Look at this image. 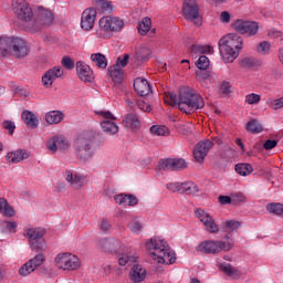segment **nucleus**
<instances>
[{
	"instance_id": "f257e3e1",
	"label": "nucleus",
	"mask_w": 283,
	"mask_h": 283,
	"mask_svg": "<svg viewBox=\"0 0 283 283\" xmlns=\"http://www.w3.org/2000/svg\"><path fill=\"white\" fill-rule=\"evenodd\" d=\"M170 101L174 105L178 106L184 114H196L198 109L205 107V99L196 90L184 86L179 90V95L170 94Z\"/></svg>"
},
{
	"instance_id": "f03ea898",
	"label": "nucleus",
	"mask_w": 283,
	"mask_h": 283,
	"mask_svg": "<svg viewBox=\"0 0 283 283\" xmlns=\"http://www.w3.org/2000/svg\"><path fill=\"white\" fill-rule=\"evenodd\" d=\"M75 158L78 163H90L96 151V136L94 133L86 130L80 134L74 142Z\"/></svg>"
},
{
	"instance_id": "7ed1b4c3",
	"label": "nucleus",
	"mask_w": 283,
	"mask_h": 283,
	"mask_svg": "<svg viewBox=\"0 0 283 283\" xmlns=\"http://www.w3.org/2000/svg\"><path fill=\"white\" fill-rule=\"evenodd\" d=\"M242 43V36L238 33H229L219 40V52L223 63H233L240 56Z\"/></svg>"
},
{
	"instance_id": "20e7f679",
	"label": "nucleus",
	"mask_w": 283,
	"mask_h": 283,
	"mask_svg": "<svg viewBox=\"0 0 283 283\" xmlns=\"http://www.w3.org/2000/svg\"><path fill=\"white\" fill-rule=\"evenodd\" d=\"M30 54V45L21 38L0 36V56L25 59Z\"/></svg>"
},
{
	"instance_id": "39448f33",
	"label": "nucleus",
	"mask_w": 283,
	"mask_h": 283,
	"mask_svg": "<svg viewBox=\"0 0 283 283\" xmlns=\"http://www.w3.org/2000/svg\"><path fill=\"white\" fill-rule=\"evenodd\" d=\"M98 247L105 253L117 255L119 266L134 264V262H136V256L130 255L125 247H123V243L118 241V239H102L98 241Z\"/></svg>"
},
{
	"instance_id": "423d86ee",
	"label": "nucleus",
	"mask_w": 283,
	"mask_h": 283,
	"mask_svg": "<svg viewBox=\"0 0 283 283\" xmlns=\"http://www.w3.org/2000/svg\"><path fill=\"white\" fill-rule=\"evenodd\" d=\"M146 249L151 251L150 256L157 260L159 264H174L176 262V252L171 251L165 240L150 239L146 242Z\"/></svg>"
},
{
	"instance_id": "0eeeda50",
	"label": "nucleus",
	"mask_w": 283,
	"mask_h": 283,
	"mask_svg": "<svg viewBox=\"0 0 283 283\" xmlns=\"http://www.w3.org/2000/svg\"><path fill=\"white\" fill-rule=\"evenodd\" d=\"M235 244V241H230L229 243L224 241H213V240H206L201 242L197 247L198 253H206L207 255L221 253V251H231Z\"/></svg>"
},
{
	"instance_id": "6e6552de",
	"label": "nucleus",
	"mask_w": 283,
	"mask_h": 283,
	"mask_svg": "<svg viewBox=\"0 0 283 283\" xmlns=\"http://www.w3.org/2000/svg\"><path fill=\"white\" fill-rule=\"evenodd\" d=\"M43 235H45V229L43 228H31L27 231V238L29 240L31 251L42 253V251L48 249V244L45 243Z\"/></svg>"
},
{
	"instance_id": "1a4fd4ad",
	"label": "nucleus",
	"mask_w": 283,
	"mask_h": 283,
	"mask_svg": "<svg viewBox=\"0 0 283 283\" xmlns=\"http://www.w3.org/2000/svg\"><path fill=\"white\" fill-rule=\"evenodd\" d=\"M182 17L187 21H192L195 25H202V17H200V7L196 0H184L182 4Z\"/></svg>"
},
{
	"instance_id": "9d476101",
	"label": "nucleus",
	"mask_w": 283,
	"mask_h": 283,
	"mask_svg": "<svg viewBox=\"0 0 283 283\" xmlns=\"http://www.w3.org/2000/svg\"><path fill=\"white\" fill-rule=\"evenodd\" d=\"M55 264L62 271H76L81 269V259L72 253L59 254L55 258Z\"/></svg>"
},
{
	"instance_id": "9b49d317",
	"label": "nucleus",
	"mask_w": 283,
	"mask_h": 283,
	"mask_svg": "<svg viewBox=\"0 0 283 283\" xmlns=\"http://www.w3.org/2000/svg\"><path fill=\"white\" fill-rule=\"evenodd\" d=\"M12 8L14 14H17L20 21H32L34 13L32 12V8L25 0H13Z\"/></svg>"
},
{
	"instance_id": "f8f14e48",
	"label": "nucleus",
	"mask_w": 283,
	"mask_h": 283,
	"mask_svg": "<svg viewBox=\"0 0 283 283\" xmlns=\"http://www.w3.org/2000/svg\"><path fill=\"white\" fill-rule=\"evenodd\" d=\"M96 114L104 117V120L101 123V127L105 134H111V136L118 134V125L114 122L116 120V117L112 115V112L97 111Z\"/></svg>"
},
{
	"instance_id": "ddd939ff",
	"label": "nucleus",
	"mask_w": 283,
	"mask_h": 283,
	"mask_svg": "<svg viewBox=\"0 0 283 283\" xmlns=\"http://www.w3.org/2000/svg\"><path fill=\"white\" fill-rule=\"evenodd\" d=\"M161 171H182L187 169V160L184 158H166L158 164Z\"/></svg>"
},
{
	"instance_id": "4468645a",
	"label": "nucleus",
	"mask_w": 283,
	"mask_h": 283,
	"mask_svg": "<svg viewBox=\"0 0 283 283\" xmlns=\"http://www.w3.org/2000/svg\"><path fill=\"white\" fill-rule=\"evenodd\" d=\"M99 28L104 32H120L125 28V22L117 17H104L99 20Z\"/></svg>"
},
{
	"instance_id": "2eb2a0df",
	"label": "nucleus",
	"mask_w": 283,
	"mask_h": 283,
	"mask_svg": "<svg viewBox=\"0 0 283 283\" xmlns=\"http://www.w3.org/2000/svg\"><path fill=\"white\" fill-rule=\"evenodd\" d=\"M43 262H45V255H43V253H38L33 259L29 260L20 268V275H22V277H25L30 275V273H34V271H36V269H39V266H41Z\"/></svg>"
},
{
	"instance_id": "dca6fc26",
	"label": "nucleus",
	"mask_w": 283,
	"mask_h": 283,
	"mask_svg": "<svg viewBox=\"0 0 283 283\" xmlns=\"http://www.w3.org/2000/svg\"><path fill=\"white\" fill-rule=\"evenodd\" d=\"M233 28L235 32H239V34H248V36H255V34H258V29L260 27L258 25V22L237 20L233 23Z\"/></svg>"
},
{
	"instance_id": "f3484780",
	"label": "nucleus",
	"mask_w": 283,
	"mask_h": 283,
	"mask_svg": "<svg viewBox=\"0 0 283 283\" xmlns=\"http://www.w3.org/2000/svg\"><path fill=\"white\" fill-rule=\"evenodd\" d=\"M46 148L51 154H56L59 149L65 151L66 149H70V142L64 136L57 135L46 142Z\"/></svg>"
},
{
	"instance_id": "a211bd4d",
	"label": "nucleus",
	"mask_w": 283,
	"mask_h": 283,
	"mask_svg": "<svg viewBox=\"0 0 283 283\" xmlns=\"http://www.w3.org/2000/svg\"><path fill=\"white\" fill-rule=\"evenodd\" d=\"M213 147V142L206 139L203 142H199L193 149V158L197 163H203L205 158H207V154Z\"/></svg>"
},
{
	"instance_id": "6ab92c4d",
	"label": "nucleus",
	"mask_w": 283,
	"mask_h": 283,
	"mask_svg": "<svg viewBox=\"0 0 283 283\" xmlns=\"http://www.w3.org/2000/svg\"><path fill=\"white\" fill-rule=\"evenodd\" d=\"M63 74L65 73L61 66H54L53 69H50L42 76V85H44L46 90H50V87H52V85L54 84L55 80L61 78Z\"/></svg>"
},
{
	"instance_id": "aec40b11",
	"label": "nucleus",
	"mask_w": 283,
	"mask_h": 283,
	"mask_svg": "<svg viewBox=\"0 0 283 283\" xmlns=\"http://www.w3.org/2000/svg\"><path fill=\"white\" fill-rule=\"evenodd\" d=\"M96 9L88 8L83 11L82 18H81V28L82 30H92L94 28V23L96 21Z\"/></svg>"
},
{
	"instance_id": "412c9836",
	"label": "nucleus",
	"mask_w": 283,
	"mask_h": 283,
	"mask_svg": "<svg viewBox=\"0 0 283 283\" xmlns=\"http://www.w3.org/2000/svg\"><path fill=\"white\" fill-rule=\"evenodd\" d=\"M76 72L80 81L84 83H92L94 81V71H92L90 65L81 61L76 62Z\"/></svg>"
},
{
	"instance_id": "4be33fe9",
	"label": "nucleus",
	"mask_w": 283,
	"mask_h": 283,
	"mask_svg": "<svg viewBox=\"0 0 283 283\" xmlns=\"http://www.w3.org/2000/svg\"><path fill=\"white\" fill-rule=\"evenodd\" d=\"M134 90L139 94V96H148L151 92V85L149 82L143 77H137L134 81Z\"/></svg>"
},
{
	"instance_id": "5701e85b",
	"label": "nucleus",
	"mask_w": 283,
	"mask_h": 283,
	"mask_svg": "<svg viewBox=\"0 0 283 283\" xmlns=\"http://www.w3.org/2000/svg\"><path fill=\"white\" fill-rule=\"evenodd\" d=\"M150 57H151V49L145 45L136 48L135 61L138 63V65L143 63H147V61H149Z\"/></svg>"
},
{
	"instance_id": "b1692460",
	"label": "nucleus",
	"mask_w": 283,
	"mask_h": 283,
	"mask_svg": "<svg viewBox=\"0 0 283 283\" xmlns=\"http://www.w3.org/2000/svg\"><path fill=\"white\" fill-rule=\"evenodd\" d=\"M108 74L115 85H120L125 81V71L118 65H112L108 67Z\"/></svg>"
},
{
	"instance_id": "393cba45",
	"label": "nucleus",
	"mask_w": 283,
	"mask_h": 283,
	"mask_svg": "<svg viewBox=\"0 0 283 283\" xmlns=\"http://www.w3.org/2000/svg\"><path fill=\"white\" fill-rule=\"evenodd\" d=\"M30 156V153L25 149H18L12 153H8L6 158L9 163H21V160H28V157Z\"/></svg>"
},
{
	"instance_id": "a878e982",
	"label": "nucleus",
	"mask_w": 283,
	"mask_h": 283,
	"mask_svg": "<svg viewBox=\"0 0 283 283\" xmlns=\"http://www.w3.org/2000/svg\"><path fill=\"white\" fill-rule=\"evenodd\" d=\"M147 275V271L143 269V265L135 264L133 265L130 272H129V277L132 282L139 283L145 280V276Z\"/></svg>"
},
{
	"instance_id": "bb28decb",
	"label": "nucleus",
	"mask_w": 283,
	"mask_h": 283,
	"mask_svg": "<svg viewBox=\"0 0 283 283\" xmlns=\"http://www.w3.org/2000/svg\"><path fill=\"white\" fill-rule=\"evenodd\" d=\"M21 118L30 129H36L39 127V118L34 115V113L30 111L22 112Z\"/></svg>"
},
{
	"instance_id": "cd10ccee",
	"label": "nucleus",
	"mask_w": 283,
	"mask_h": 283,
	"mask_svg": "<svg viewBox=\"0 0 283 283\" xmlns=\"http://www.w3.org/2000/svg\"><path fill=\"white\" fill-rule=\"evenodd\" d=\"M177 189L179 193H187L188 196H196L200 191L198 185L187 181L180 185H177Z\"/></svg>"
},
{
	"instance_id": "c85d7f7f",
	"label": "nucleus",
	"mask_w": 283,
	"mask_h": 283,
	"mask_svg": "<svg viewBox=\"0 0 283 283\" xmlns=\"http://www.w3.org/2000/svg\"><path fill=\"white\" fill-rule=\"evenodd\" d=\"M188 52L189 54H195V56H200V54H213V46L192 44L188 48Z\"/></svg>"
},
{
	"instance_id": "c756f323",
	"label": "nucleus",
	"mask_w": 283,
	"mask_h": 283,
	"mask_svg": "<svg viewBox=\"0 0 283 283\" xmlns=\"http://www.w3.org/2000/svg\"><path fill=\"white\" fill-rule=\"evenodd\" d=\"M125 127H129L133 132H138L140 129V120L138 116L134 113L127 114L123 120Z\"/></svg>"
},
{
	"instance_id": "7c9ffc66",
	"label": "nucleus",
	"mask_w": 283,
	"mask_h": 283,
	"mask_svg": "<svg viewBox=\"0 0 283 283\" xmlns=\"http://www.w3.org/2000/svg\"><path fill=\"white\" fill-rule=\"evenodd\" d=\"M38 22L40 23V25H52V23L54 22V15L51 11H48L45 9H39Z\"/></svg>"
},
{
	"instance_id": "2f4dec72",
	"label": "nucleus",
	"mask_w": 283,
	"mask_h": 283,
	"mask_svg": "<svg viewBox=\"0 0 283 283\" xmlns=\"http://www.w3.org/2000/svg\"><path fill=\"white\" fill-rule=\"evenodd\" d=\"M65 180L70 182L73 189H81L83 186V178L80 175H74L71 170L65 171Z\"/></svg>"
},
{
	"instance_id": "473e14b6",
	"label": "nucleus",
	"mask_w": 283,
	"mask_h": 283,
	"mask_svg": "<svg viewBox=\"0 0 283 283\" xmlns=\"http://www.w3.org/2000/svg\"><path fill=\"white\" fill-rule=\"evenodd\" d=\"M63 118H65V114L61 111H51L45 115V120L49 125H59Z\"/></svg>"
},
{
	"instance_id": "72a5a7b5",
	"label": "nucleus",
	"mask_w": 283,
	"mask_h": 283,
	"mask_svg": "<svg viewBox=\"0 0 283 283\" xmlns=\"http://www.w3.org/2000/svg\"><path fill=\"white\" fill-rule=\"evenodd\" d=\"M260 65H262V62L253 56L244 57L240 61V67L243 70H253V67H260Z\"/></svg>"
},
{
	"instance_id": "f704fd0d",
	"label": "nucleus",
	"mask_w": 283,
	"mask_h": 283,
	"mask_svg": "<svg viewBox=\"0 0 283 283\" xmlns=\"http://www.w3.org/2000/svg\"><path fill=\"white\" fill-rule=\"evenodd\" d=\"M220 270L228 275V277H241L242 272L240 270L233 268L230 263H223L220 265Z\"/></svg>"
},
{
	"instance_id": "c9c22d12",
	"label": "nucleus",
	"mask_w": 283,
	"mask_h": 283,
	"mask_svg": "<svg viewBox=\"0 0 283 283\" xmlns=\"http://www.w3.org/2000/svg\"><path fill=\"white\" fill-rule=\"evenodd\" d=\"M245 129L249 134H261V132H264V127H262V124L258 119H251L248 122Z\"/></svg>"
},
{
	"instance_id": "e433bc0d",
	"label": "nucleus",
	"mask_w": 283,
	"mask_h": 283,
	"mask_svg": "<svg viewBox=\"0 0 283 283\" xmlns=\"http://www.w3.org/2000/svg\"><path fill=\"white\" fill-rule=\"evenodd\" d=\"M202 224L206 227L208 233H218L220 231V228L216 224V220H213L211 214L202 221Z\"/></svg>"
},
{
	"instance_id": "4c0bfd02",
	"label": "nucleus",
	"mask_w": 283,
	"mask_h": 283,
	"mask_svg": "<svg viewBox=\"0 0 283 283\" xmlns=\"http://www.w3.org/2000/svg\"><path fill=\"white\" fill-rule=\"evenodd\" d=\"M95 7L97 10H101V12H104L106 14H112L114 12V7L112 6V2L107 0H95Z\"/></svg>"
},
{
	"instance_id": "58836bf2",
	"label": "nucleus",
	"mask_w": 283,
	"mask_h": 283,
	"mask_svg": "<svg viewBox=\"0 0 283 283\" xmlns=\"http://www.w3.org/2000/svg\"><path fill=\"white\" fill-rule=\"evenodd\" d=\"M91 61L95 63L97 67H101L102 70H105L107 67V57L103 55V53H94L91 55Z\"/></svg>"
},
{
	"instance_id": "ea45409f",
	"label": "nucleus",
	"mask_w": 283,
	"mask_h": 283,
	"mask_svg": "<svg viewBox=\"0 0 283 283\" xmlns=\"http://www.w3.org/2000/svg\"><path fill=\"white\" fill-rule=\"evenodd\" d=\"M0 212L7 218H12L14 216V208H12L6 198H0Z\"/></svg>"
},
{
	"instance_id": "a19ab883",
	"label": "nucleus",
	"mask_w": 283,
	"mask_h": 283,
	"mask_svg": "<svg viewBox=\"0 0 283 283\" xmlns=\"http://www.w3.org/2000/svg\"><path fill=\"white\" fill-rule=\"evenodd\" d=\"M235 171L239 176H251L253 174V166L251 164H238L235 165Z\"/></svg>"
},
{
	"instance_id": "79ce46f5",
	"label": "nucleus",
	"mask_w": 283,
	"mask_h": 283,
	"mask_svg": "<svg viewBox=\"0 0 283 283\" xmlns=\"http://www.w3.org/2000/svg\"><path fill=\"white\" fill-rule=\"evenodd\" d=\"M138 32L142 34V36H145L149 30H151V19L149 18H144L139 23H138Z\"/></svg>"
},
{
	"instance_id": "37998d69",
	"label": "nucleus",
	"mask_w": 283,
	"mask_h": 283,
	"mask_svg": "<svg viewBox=\"0 0 283 283\" xmlns=\"http://www.w3.org/2000/svg\"><path fill=\"white\" fill-rule=\"evenodd\" d=\"M265 209L273 216H283V203H268Z\"/></svg>"
},
{
	"instance_id": "c03bdc74",
	"label": "nucleus",
	"mask_w": 283,
	"mask_h": 283,
	"mask_svg": "<svg viewBox=\"0 0 283 283\" xmlns=\"http://www.w3.org/2000/svg\"><path fill=\"white\" fill-rule=\"evenodd\" d=\"M150 134H155V136H169L170 130L167 128V126H151L150 127Z\"/></svg>"
},
{
	"instance_id": "a18cd8bd",
	"label": "nucleus",
	"mask_w": 283,
	"mask_h": 283,
	"mask_svg": "<svg viewBox=\"0 0 283 283\" xmlns=\"http://www.w3.org/2000/svg\"><path fill=\"white\" fill-rule=\"evenodd\" d=\"M241 226L242 223H240V221L228 220L224 222V232L230 233L231 231H238Z\"/></svg>"
},
{
	"instance_id": "49530a36",
	"label": "nucleus",
	"mask_w": 283,
	"mask_h": 283,
	"mask_svg": "<svg viewBox=\"0 0 283 283\" xmlns=\"http://www.w3.org/2000/svg\"><path fill=\"white\" fill-rule=\"evenodd\" d=\"M266 105H269V107H271V109H282L283 107V97L273 99V98H269L266 101Z\"/></svg>"
},
{
	"instance_id": "de8ad7c7",
	"label": "nucleus",
	"mask_w": 283,
	"mask_h": 283,
	"mask_svg": "<svg viewBox=\"0 0 283 283\" xmlns=\"http://www.w3.org/2000/svg\"><path fill=\"white\" fill-rule=\"evenodd\" d=\"M209 57H207V55H201L199 56L196 66L198 67V70H208L209 69Z\"/></svg>"
},
{
	"instance_id": "09e8293b",
	"label": "nucleus",
	"mask_w": 283,
	"mask_h": 283,
	"mask_svg": "<svg viewBox=\"0 0 283 283\" xmlns=\"http://www.w3.org/2000/svg\"><path fill=\"white\" fill-rule=\"evenodd\" d=\"M232 205H240V202H247V197L242 192H232Z\"/></svg>"
},
{
	"instance_id": "8fccbe9b",
	"label": "nucleus",
	"mask_w": 283,
	"mask_h": 283,
	"mask_svg": "<svg viewBox=\"0 0 283 283\" xmlns=\"http://www.w3.org/2000/svg\"><path fill=\"white\" fill-rule=\"evenodd\" d=\"M129 63V54L125 53L123 56H118L116 60V63L114 65H117L118 67H127Z\"/></svg>"
},
{
	"instance_id": "3c124183",
	"label": "nucleus",
	"mask_w": 283,
	"mask_h": 283,
	"mask_svg": "<svg viewBox=\"0 0 283 283\" xmlns=\"http://www.w3.org/2000/svg\"><path fill=\"white\" fill-rule=\"evenodd\" d=\"M260 99L261 96L255 93H251L245 96V103H248V105H258V103H260Z\"/></svg>"
},
{
	"instance_id": "603ef678",
	"label": "nucleus",
	"mask_w": 283,
	"mask_h": 283,
	"mask_svg": "<svg viewBox=\"0 0 283 283\" xmlns=\"http://www.w3.org/2000/svg\"><path fill=\"white\" fill-rule=\"evenodd\" d=\"M271 52V43L268 41H263L258 46V53L259 54H269Z\"/></svg>"
},
{
	"instance_id": "864d4df0",
	"label": "nucleus",
	"mask_w": 283,
	"mask_h": 283,
	"mask_svg": "<svg viewBox=\"0 0 283 283\" xmlns=\"http://www.w3.org/2000/svg\"><path fill=\"white\" fill-rule=\"evenodd\" d=\"M2 127L9 132L10 136L14 134V129H17V125L12 120H4L2 123Z\"/></svg>"
},
{
	"instance_id": "5fc2aeb1",
	"label": "nucleus",
	"mask_w": 283,
	"mask_h": 283,
	"mask_svg": "<svg viewBox=\"0 0 283 283\" xmlns=\"http://www.w3.org/2000/svg\"><path fill=\"white\" fill-rule=\"evenodd\" d=\"M1 226H2V229H4L6 231H10V232L14 231V229H17V227H19V224L14 221H3L1 223Z\"/></svg>"
},
{
	"instance_id": "6e6d98bb",
	"label": "nucleus",
	"mask_w": 283,
	"mask_h": 283,
	"mask_svg": "<svg viewBox=\"0 0 283 283\" xmlns=\"http://www.w3.org/2000/svg\"><path fill=\"white\" fill-rule=\"evenodd\" d=\"M220 94H224L226 96L228 94H231V84L229 82H222L219 87Z\"/></svg>"
},
{
	"instance_id": "4d7b16f0",
	"label": "nucleus",
	"mask_w": 283,
	"mask_h": 283,
	"mask_svg": "<svg viewBox=\"0 0 283 283\" xmlns=\"http://www.w3.org/2000/svg\"><path fill=\"white\" fill-rule=\"evenodd\" d=\"M109 229H112V223H109L107 219H102L99 223V231H102L103 233H107Z\"/></svg>"
},
{
	"instance_id": "13d9d810",
	"label": "nucleus",
	"mask_w": 283,
	"mask_h": 283,
	"mask_svg": "<svg viewBox=\"0 0 283 283\" xmlns=\"http://www.w3.org/2000/svg\"><path fill=\"white\" fill-rule=\"evenodd\" d=\"M128 229H130L132 233H138V231L143 229V224H140L138 221H132L128 223Z\"/></svg>"
},
{
	"instance_id": "bf43d9fd",
	"label": "nucleus",
	"mask_w": 283,
	"mask_h": 283,
	"mask_svg": "<svg viewBox=\"0 0 283 283\" xmlns=\"http://www.w3.org/2000/svg\"><path fill=\"white\" fill-rule=\"evenodd\" d=\"M198 78H202V81H207V78H209L211 76V73H209V71H207V69H199L196 72Z\"/></svg>"
},
{
	"instance_id": "052dcab7",
	"label": "nucleus",
	"mask_w": 283,
	"mask_h": 283,
	"mask_svg": "<svg viewBox=\"0 0 283 283\" xmlns=\"http://www.w3.org/2000/svg\"><path fill=\"white\" fill-rule=\"evenodd\" d=\"M62 65L63 67H65L66 70H72L74 67V61H72L71 57L69 56H64L62 59Z\"/></svg>"
},
{
	"instance_id": "680f3d73",
	"label": "nucleus",
	"mask_w": 283,
	"mask_h": 283,
	"mask_svg": "<svg viewBox=\"0 0 283 283\" xmlns=\"http://www.w3.org/2000/svg\"><path fill=\"white\" fill-rule=\"evenodd\" d=\"M114 200L117 205H127V195L119 193L114 197Z\"/></svg>"
},
{
	"instance_id": "e2e57ef3",
	"label": "nucleus",
	"mask_w": 283,
	"mask_h": 283,
	"mask_svg": "<svg viewBox=\"0 0 283 283\" xmlns=\"http://www.w3.org/2000/svg\"><path fill=\"white\" fill-rule=\"evenodd\" d=\"M137 107H139L142 112H151V105L145 103L143 99L137 101Z\"/></svg>"
},
{
	"instance_id": "0e129e2a",
	"label": "nucleus",
	"mask_w": 283,
	"mask_h": 283,
	"mask_svg": "<svg viewBox=\"0 0 283 283\" xmlns=\"http://www.w3.org/2000/svg\"><path fill=\"white\" fill-rule=\"evenodd\" d=\"M275 147H277V140L275 139H268L264 144H263V148H265L268 151L270 149H275Z\"/></svg>"
},
{
	"instance_id": "69168bd1",
	"label": "nucleus",
	"mask_w": 283,
	"mask_h": 283,
	"mask_svg": "<svg viewBox=\"0 0 283 283\" xmlns=\"http://www.w3.org/2000/svg\"><path fill=\"white\" fill-rule=\"evenodd\" d=\"M126 205H128V207H136V205H138V198L134 195H127Z\"/></svg>"
},
{
	"instance_id": "338daca9",
	"label": "nucleus",
	"mask_w": 283,
	"mask_h": 283,
	"mask_svg": "<svg viewBox=\"0 0 283 283\" xmlns=\"http://www.w3.org/2000/svg\"><path fill=\"white\" fill-rule=\"evenodd\" d=\"M195 216L200 220V222H202L210 214L205 212V210L202 209H196Z\"/></svg>"
},
{
	"instance_id": "774afa93",
	"label": "nucleus",
	"mask_w": 283,
	"mask_h": 283,
	"mask_svg": "<svg viewBox=\"0 0 283 283\" xmlns=\"http://www.w3.org/2000/svg\"><path fill=\"white\" fill-rule=\"evenodd\" d=\"M218 200H219L220 205H231V202H233L231 195H230V197L221 195V196H219Z\"/></svg>"
}]
</instances>
